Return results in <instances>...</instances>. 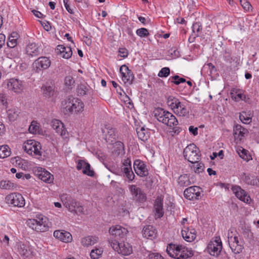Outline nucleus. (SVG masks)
I'll return each instance as SVG.
<instances>
[{"instance_id":"obj_1","label":"nucleus","mask_w":259,"mask_h":259,"mask_svg":"<svg viewBox=\"0 0 259 259\" xmlns=\"http://www.w3.org/2000/svg\"><path fill=\"white\" fill-rule=\"evenodd\" d=\"M167 254L177 259H187L194 255L193 251L182 245L169 244L166 248Z\"/></svg>"},{"instance_id":"obj_2","label":"nucleus","mask_w":259,"mask_h":259,"mask_svg":"<svg viewBox=\"0 0 259 259\" xmlns=\"http://www.w3.org/2000/svg\"><path fill=\"white\" fill-rule=\"evenodd\" d=\"M154 116L159 121L170 127L176 126L178 121L176 117L170 112L161 108H157L154 111Z\"/></svg>"},{"instance_id":"obj_3","label":"nucleus","mask_w":259,"mask_h":259,"mask_svg":"<svg viewBox=\"0 0 259 259\" xmlns=\"http://www.w3.org/2000/svg\"><path fill=\"white\" fill-rule=\"evenodd\" d=\"M167 105L171 108L174 112L179 116H187L189 115V110L186 106L182 103L177 98L169 96L167 98Z\"/></svg>"},{"instance_id":"obj_4","label":"nucleus","mask_w":259,"mask_h":259,"mask_svg":"<svg viewBox=\"0 0 259 259\" xmlns=\"http://www.w3.org/2000/svg\"><path fill=\"white\" fill-rule=\"evenodd\" d=\"M26 223L29 227L38 232H45L49 228L47 218L42 216L37 217L35 219H28Z\"/></svg>"},{"instance_id":"obj_5","label":"nucleus","mask_w":259,"mask_h":259,"mask_svg":"<svg viewBox=\"0 0 259 259\" xmlns=\"http://www.w3.org/2000/svg\"><path fill=\"white\" fill-rule=\"evenodd\" d=\"M23 148L28 154L39 159L42 155L41 146L40 143L34 140H27L24 142Z\"/></svg>"},{"instance_id":"obj_6","label":"nucleus","mask_w":259,"mask_h":259,"mask_svg":"<svg viewBox=\"0 0 259 259\" xmlns=\"http://www.w3.org/2000/svg\"><path fill=\"white\" fill-rule=\"evenodd\" d=\"M199 149L194 144H190L184 150V157L190 162L195 164L200 159Z\"/></svg>"},{"instance_id":"obj_7","label":"nucleus","mask_w":259,"mask_h":259,"mask_svg":"<svg viewBox=\"0 0 259 259\" xmlns=\"http://www.w3.org/2000/svg\"><path fill=\"white\" fill-rule=\"evenodd\" d=\"M84 104L81 100L78 98H69L68 99L67 105L65 109L67 113H77L83 110Z\"/></svg>"},{"instance_id":"obj_8","label":"nucleus","mask_w":259,"mask_h":259,"mask_svg":"<svg viewBox=\"0 0 259 259\" xmlns=\"http://www.w3.org/2000/svg\"><path fill=\"white\" fill-rule=\"evenodd\" d=\"M130 191L133 196V200L138 205H141L147 200L146 194L136 185H130L128 186Z\"/></svg>"},{"instance_id":"obj_9","label":"nucleus","mask_w":259,"mask_h":259,"mask_svg":"<svg viewBox=\"0 0 259 259\" xmlns=\"http://www.w3.org/2000/svg\"><path fill=\"white\" fill-rule=\"evenodd\" d=\"M51 62L49 58L40 57L35 60L32 64L33 70L39 73L43 70L48 69L51 65Z\"/></svg>"},{"instance_id":"obj_10","label":"nucleus","mask_w":259,"mask_h":259,"mask_svg":"<svg viewBox=\"0 0 259 259\" xmlns=\"http://www.w3.org/2000/svg\"><path fill=\"white\" fill-rule=\"evenodd\" d=\"M7 202L15 207H22L25 205V200L22 195L18 193H12L6 198Z\"/></svg>"},{"instance_id":"obj_11","label":"nucleus","mask_w":259,"mask_h":259,"mask_svg":"<svg viewBox=\"0 0 259 259\" xmlns=\"http://www.w3.org/2000/svg\"><path fill=\"white\" fill-rule=\"evenodd\" d=\"M109 232L115 239L123 240L125 238L128 231L126 228L120 225H115L112 226L109 228Z\"/></svg>"},{"instance_id":"obj_12","label":"nucleus","mask_w":259,"mask_h":259,"mask_svg":"<svg viewBox=\"0 0 259 259\" xmlns=\"http://www.w3.org/2000/svg\"><path fill=\"white\" fill-rule=\"evenodd\" d=\"M232 231L228 233V242L230 248L232 251L235 254H238L242 252L243 247L242 245L239 244V241L238 236H233Z\"/></svg>"},{"instance_id":"obj_13","label":"nucleus","mask_w":259,"mask_h":259,"mask_svg":"<svg viewBox=\"0 0 259 259\" xmlns=\"http://www.w3.org/2000/svg\"><path fill=\"white\" fill-rule=\"evenodd\" d=\"M207 250L212 256H218L222 249V244L220 238L211 241L207 245Z\"/></svg>"},{"instance_id":"obj_14","label":"nucleus","mask_w":259,"mask_h":259,"mask_svg":"<svg viewBox=\"0 0 259 259\" xmlns=\"http://www.w3.org/2000/svg\"><path fill=\"white\" fill-rule=\"evenodd\" d=\"M200 188L192 186L186 189L184 192V197L189 200H198L201 197Z\"/></svg>"},{"instance_id":"obj_15","label":"nucleus","mask_w":259,"mask_h":259,"mask_svg":"<svg viewBox=\"0 0 259 259\" xmlns=\"http://www.w3.org/2000/svg\"><path fill=\"white\" fill-rule=\"evenodd\" d=\"M122 165L123 167L121 168V169L124 174L123 176L128 179L129 182L133 181L135 176L132 169L131 159L129 158L124 159Z\"/></svg>"},{"instance_id":"obj_16","label":"nucleus","mask_w":259,"mask_h":259,"mask_svg":"<svg viewBox=\"0 0 259 259\" xmlns=\"http://www.w3.org/2000/svg\"><path fill=\"white\" fill-rule=\"evenodd\" d=\"M120 72L122 75V79L125 84H132L135 78L134 75L125 65H122L120 68Z\"/></svg>"},{"instance_id":"obj_17","label":"nucleus","mask_w":259,"mask_h":259,"mask_svg":"<svg viewBox=\"0 0 259 259\" xmlns=\"http://www.w3.org/2000/svg\"><path fill=\"white\" fill-rule=\"evenodd\" d=\"M104 139L109 144H113L116 140L115 130L110 125H106L102 129Z\"/></svg>"},{"instance_id":"obj_18","label":"nucleus","mask_w":259,"mask_h":259,"mask_svg":"<svg viewBox=\"0 0 259 259\" xmlns=\"http://www.w3.org/2000/svg\"><path fill=\"white\" fill-rule=\"evenodd\" d=\"M134 169L137 175L141 177H146L149 172L146 165L143 161L136 159L134 162Z\"/></svg>"},{"instance_id":"obj_19","label":"nucleus","mask_w":259,"mask_h":259,"mask_svg":"<svg viewBox=\"0 0 259 259\" xmlns=\"http://www.w3.org/2000/svg\"><path fill=\"white\" fill-rule=\"evenodd\" d=\"M232 191L236 196L240 200L246 203H249L251 201L250 196L247 194L246 191L242 189L240 186H235L232 187Z\"/></svg>"},{"instance_id":"obj_20","label":"nucleus","mask_w":259,"mask_h":259,"mask_svg":"<svg viewBox=\"0 0 259 259\" xmlns=\"http://www.w3.org/2000/svg\"><path fill=\"white\" fill-rule=\"evenodd\" d=\"M62 199L64 205L71 211H75L76 208L79 205V203L72 199L70 196L64 195L62 196Z\"/></svg>"},{"instance_id":"obj_21","label":"nucleus","mask_w":259,"mask_h":259,"mask_svg":"<svg viewBox=\"0 0 259 259\" xmlns=\"http://www.w3.org/2000/svg\"><path fill=\"white\" fill-rule=\"evenodd\" d=\"M51 126L61 136L66 138L67 131L64 127L63 123L60 120L54 119L51 122Z\"/></svg>"},{"instance_id":"obj_22","label":"nucleus","mask_w":259,"mask_h":259,"mask_svg":"<svg viewBox=\"0 0 259 259\" xmlns=\"http://www.w3.org/2000/svg\"><path fill=\"white\" fill-rule=\"evenodd\" d=\"M56 53L61 57L65 59L70 58L72 55L71 48L69 47H64L63 45H59L56 49Z\"/></svg>"},{"instance_id":"obj_23","label":"nucleus","mask_w":259,"mask_h":259,"mask_svg":"<svg viewBox=\"0 0 259 259\" xmlns=\"http://www.w3.org/2000/svg\"><path fill=\"white\" fill-rule=\"evenodd\" d=\"M182 235L187 242H192L196 238V232L194 228H186L185 229H182Z\"/></svg>"},{"instance_id":"obj_24","label":"nucleus","mask_w":259,"mask_h":259,"mask_svg":"<svg viewBox=\"0 0 259 259\" xmlns=\"http://www.w3.org/2000/svg\"><path fill=\"white\" fill-rule=\"evenodd\" d=\"M54 236L64 242H69L72 239L71 234L65 231L56 230L54 232Z\"/></svg>"},{"instance_id":"obj_25","label":"nucleus","mask_w":259,"mask_h":259,"mask_svg":"<svg viewBox=\"0 0 259 259\" xmlns=\"http://www.w3.org/2000/svg\"><path fill=\"white\" fill-rule=\"evenodd\" d=\"M154 207L155 218H161L162 217L164 214V209L163 208V201L160 197H158L155 200Z\"/></svg>"},{"instance_id":"obj_26","label":"nucleus","mask_w":259,"mask_h":259,"mask_svg":"<svg viewBox=\"0 0 259 259\" xmlns=\"http://www.w3.org/2000/svg\"><path fill=\"white\" fill-rule=\"evenodd\" d=\"M7 85L9 90H12L17 93H20L23 88L21 81L15 78L10 79Z\"/></svg>"},{"instance_id":"obj_27","label":"nucleus","mask_w":259,"mask_h":259,"mask_svg":"<svg viewBox=\"0 0 259 259\" xmlns=\"http://www.w3.org/2000/svg\"><path fill=\"white\" fill-rule=\"evenodd\" d=\"M40 51V48L35 43H29L26 47V54L31 57L38 56Z\"/></svg>"},{"instance_id":"obj_28","label":"nucleus","mask_w":259,"mask_h":259,"mask_svg":"<svg viewBox=\"0 0 259 259\" xmlns=\"http://www.w3.org/2000/svg\"><path fill=\"white\" fill-rule=\"evenodd\" d=\"M133 252L132 245L126 242H121L118 253L123 255H128Z\"/></svg>"},{"instance_id":"obj_29","label":"nucleus","mask_w":259,"mask_h":259,"mask_svg":"<svg viewBox=\"0 0 259 259\" xmlns=\"http://www.w3.org/2000/svg\"><path fill=\"white\" fill-rule=\"evenodd\" d=\"M143 236L145 238L149 237L154 238L156 236V230L152 225L145 226L142 230Z\"/></svg>"},{"instance_id":"obj_30","label":"nucleus","mask_w":259,"mask_h":259,"mask_svg":"<svg viewBox=\"0 0 259 259\" xmlns=\"http://www.w3.org/2000/svg\"><path fill=\"white\" fill-rule=\"evenodd\" d=\"M137 134L139 139L142 141H146L150 138V133L148 129L144 127L137 128Z\"/></svg>"},{"instance_id":"obj_31","label":"nucleus","mask_w":259,"mask_h":259,"mask_svg":"<svg viewBox=\"0 0 259 259\" xmlns=\"http://www.w3.org/2000/svg\"><path fill=\"white\" fill-rule=\"evenodd\" d=\"M99 241V238L96 236H88L85 237L81 239V243L84 247H88L92 246L97 243Z\"/></svg>"},{"instance_id":"obj_32","label":"nucleus","mask_w":259,"mask_h":259,"mask_svg":"<svg viewBox=\"0 0 259 259\" xmlns=\"http://www.w3.org/2000/svg\"><path fill=\"white\" fill-rule=\"evenodd\" d=\"M37 175L40 180L46 183H51L53 182V176L47 170L39 171Z\"/></svg>"},{"instance_id":"obj_33","label":"nucleus","mask_w":259,"mask_h":259,"mask_svg":"<svg viewBox=\"0 0 259 259\" xmlns=\"http://www.w3.org/2000/svg\"><path fill=\"white\" fill-rule=\"evenodd\" d=\"M252 115V112L250 111H242L240 113L239 119L243 123L249 124L251 122Z\"/></svg>"},{"instance_id":"obj_34","label":"nucleus","mask_w":259,"mask_h":259,"mask_svg":"<svg viewBox=\"0 0 259 259\" xmlns=\"http://www.w3.org/2000/svg\"><path fill=\"white\" fill-rule=\"evenodd\" d=\"M255 179V176L249 174L243 173L241 175L242 181L248 185L253 186Z\"/></svg>"},{"instance_id":"obj_35","label":"nucleus","mask_w":259,"mask_h":259,"mask_svg":"<svg viewBox=\"0 0 259 259\" xmlns=\"http://www.w3.org/2000/svg\"><path fill=\"white\" fill-rule=\"evenodd\" d=\"M178 183L180 187H187L191 184L189 177L187 175H181L178 179Z\"/></svg>"},{"instance_id":"obj_36","label":"nucleus","mask_w":259,"mask_h":259,"mask_svg":"<svg viewBox=\"0 0 259 259\" xmlns=\"http://www.w3.org/2000/svg\"><path fill=\"white\" fill-rule=\"evenodd\" d=\"M223 58L225 62L231 64L233 61L239 63V59L237 57L231 56V52L228 49H226L223 54Z\"/></svg>"},{"instance_id":"obj_37","label":"nucleus","mask_w":259,"mask_h":259,"mask_svg":"<svg viewBox=\"0 0 259 259\" xmlns=\"http://www.w3.org/2000/svg\"><path fill=\"white\" fill-rule=\"evenodd\" d=\"M17 38L18 33L15 32H12L8 38V41L7 42L8 47L10 48H13L16 46L17 44Z\"/></svg>"},{"instance_id":"obj_38","label":"nucleus","mask_w":259,"mask_h":259,"mask_svg":"<svg viewBox=\"0 0 259 259\" xmlns=\"http://www.w3.org/2000/svg\"><path fill=\"white\" fill-rule=\"evenodd\" d=\"M234 136H238L239 137H244V135L247 132V129L243 127L240 124H236L234 126Z\"/></svg>"},{"instance_id":"obj_39","label":"nucleus","mask_w":259,"mask_h":259,"mask_svg":"<svg viewBox=\"0 0 259 259\" xmlns=\"http://www.w3.org/2000/svg\"><path fill=\"white\" fill-rule=\"evenodd\" d=\"M237 152L239 156L243 159L248 161L251 157V156L248 154V151L242 147L238 148Z\"/></svg>"},{"instance_id":"obj_40","label":"nucleus","mask_w":259,"mask_h":259,"mask_svg":"<svg viewBox=\"0 0 259 259\" xmlns=\"http://www.w3.org/2000/svg\"><path fill=\"white\" fill-rule=\"evenodd\" d=\"M43 94L48 98H50L54 95V88L52 86H42L41 88Z\"/></svg>"},{"instance_id":"obj_41","label":"nucleus","mask_w":259,"mask_h":259,"mask_svg":"<svg viewBox=\"0 0 259 259\" xmlns=\"http://www.w3.org/2000/svg\"><path fill=\"white\" fill-rule=\"evenodd\" d=\"M11 151L7 145H3L0 147V158H4L9 156Z\"/></svg>"},{"instance_id":"obj_42","label":"nucleus","mask_w":259,"mask_h":259,"mask_svg":"<svg viewBox=\"0 0 259 259\" xmlns=\"http://www.w3.org/2000/svg\"><path fill=\"white\" fill-rule=\"evenodd\" d=\"M14 187V184L10 181L3 180L0 182V188L6 190H12Z\"/></svg>"},{"instance_id":"obj_43","label":"nucleus","mask_w":259,"mask_h":259,"mask_svg":"<svg viewBox=\"0 0 259 259\" xmlns=\"http://www.w3.org/2000/svg\"><path fill=\"white\" fill-rule=\"evenodd\" d=\"M19 113V110L11 109L8 112V118L10 121H14L17 118Z\"/></svg>"},{"instance_id":"obj_44","label":"nucleus","mask_w":259,"mask_h":259,"mask_svg":"<svg viewBox=\"0 0 259 259\" xmlns=\"http://www.w3.org/2000/svg\"><path fill=\"white\" fill-rule=\"evenodd\" d=\"M106 167L109 171L116 175L122 176L123 174L121 168H119L118 166H116L115 165H109V166Z\"/></svg>"},{"instance_id":"obj_45","label":"nucleus","mask_w":259,"mask_h":259,"mask_svg":"<svg viewBox=\"0 0 259 259\" xmlns=\"http://www.w3.org/2000/svg\"><path fill=\"white\" fill-rule=\"evenodd\" d=\"M102 253L103 250L101 248H96L92 250L90 253V256L93 259H98L100 257Z\"/></svg>"},{"instance_id":"obj_46","label":"nucleus","mask_w":259,"mask_h":259,"mask_svg":"<svg viewBox=\"0 0 259 259\" xmlns=\"http://www.w3.org/2000/svg\"><path fill=\"white\" fill-rule=\"evenodd\" d=\"M82 172L84 174L87 175L89 176H93L94 175V171L91 169V166L89 163L86 162L84 163L83 168Z\"/></svg>"},{"instance_id":"obj_47","label":"nucleus","mask_w":259,"mask_h":259,"mask_svg":"<svg viewBox=\"0 0 259 259\" xmlns=\"http://www.w3.org/2000/svg\"><path fill=\"white\" fill-rule=\"evenodd\" d=\"M196 165H193L192 167L194 169L195 173L199 174L204 170V165L203 163L199 162V161L196 163Z\"/></svg>"},{"instance_id":"obj_48","label":"nucleus","mask_w":259,"mask_h":259,"mask_svg":"<svg viewBox=\"0 0 259 259\" xmlns=\"http://www.w3.org/2000/svg\"><path fill=\"white\" fill-rule=\"evenodd\" d=\"M136 34L141 37H146L149 34L148 29L145 28L138 29L136 31Z\"/></svg>"},{"instance_id":"obj_49","label":"nucleus","mask_w":259,"mask_h":259,"mask_svg":"<svg viewBox=\"0 0 259 259\" xmlns=\"http://www.w3.org/2000/svg\"><path fill=\"white\" fill-rule=\"evenodd\" d=\"M89 90V88L85 84H81L78 87L77 92L81 96H84L87 94Z\"/></svg>"},{"instance_id":"obj_50","label":"nucleus","mask_w":259,"mask_h":259,"mask_svg":"<svg viewBox=\"0 0 259 259\" xmlns=\"http://www.w3.org/2000/svg\"><path fill=\"white\" fill-rule=\"evenodd\" d=\"M109 243L110 244L112 248L117 251H119V249L120 248V242H119L117 239H115V240H109Z\"/></svg>"},{"instance_id":"obj_51","label":"nucleus","mask_w":259,"mask_h":259,"mask_svg":"<svg viewBox=\"0 0 259 259\" xmlns=\"http://www.w3.org/2000/svg\"><path fill=\"white\" fill-rule=\"evenodd\" d=\"M115 144V147L117 148L116 152L119 154L124 151V146L123 143L120 141H117L114 142Z\"/></svg>"},{"instance_id":"obj_52","label":"nucleus","mask_w":259,"mask_h":259,"mask_svg":"<svg viewBox=\"0 0 259 259\" xmlns=\"http://www.w3.org/2000/svg\"><path fill=\"white\" fill-rule=\"evenodd\" d=\"M170 74V69L168 67H163L159 72L158 75L160 77H166Z\"/></svg>"},{"instance_id":"obj_53","label":"nucleus","mask_w":259,"mask_h":259,"mask_svg":"<svg viewBox=\"0 0 259 259\" xmlns=\"http://www.w3.org/2000/svg\"><path fill=\"white\" fill-rule=\"evenodd\" d=\"M171 78L172 79L171 82L176 85L186 82V79L184 78L180 77L177 75L173 76Z\"/></svg>"},{"instance_id":"obj_54","label":"nucleus","mask_w":259,"mask_h":259,"mask_svg":"<svg viewBox=\"0 0 259 259\" xmlns=\"http://www.w3.org/2000/svg\"><path fill=\"white\" fill-rule=\"evenodd\" d=\"M239 2L244 10L249 11L250 9H251L252 6L247 0H239Z\"/></svg>"},{"instance_id":"obj_55","label":"nucleus","mask_w":259,"mask_h":259,"mask_svg":"<svg viewBox=\"0 0 259 259\" xmlns=\"http://www.w3.org/2000/svg\"><path fill=\"white\" fill-rule=\"evenodd\" d=\"M206 68H208L209 70V75L211 74L213 72H215L217 71L215 66L211 63H207L203 66V69Z\"/></svg>"},{"instance_id":"obj_56","label":"nucleus","mask_w":259,"mask_h":259,"mask_svg":"<svg viewBox=\"0 0 259 259\" xmlns=\"http://www.w3.org/2000/svg\"><path fill=\"white\" fill-rule=\"evenodd\" d=\"M202 29V25L200 22H196L193 24L192 30L194 33H198Z\"/></svg>"},{"instance_id":"obj_57","label":"nucleus","mask_w":259,"mask_h":259,"mask_svg":"<svg viewBox=\"0 0 259 259\" xmlns=\"http://www.w3.org/2000/svg\"><path fill=\"white\" fill-rule=\"evenodd\" d=\"M74 83L73 78L71 76H66L65 78V84L67 87H70Z\"/></svg>"},{"instance_id":"obj_58","label":"nucleus","mask_w":259,"mask_h":259,"mask_svg":"<svg viewBox=\"0 0 259 259\" xmlns=\"http://www.w3.org/2000/svg\"><path fill=\"white\" fill-rule=\"evenodd\" d=\"M119 55L122 58H126L127 57L128 52L126 49L123 48H120L118 51Z\"/></svg>"},{"instance_id":"obj_59","label":"nucleus","mask_w":259,"mask_h":259,"mask_svg":"<svg viewBox=\"0 0 259 259\" xmlns=\"http://www.w3.org/2000/svg\"><path fill=\"white\" fill-rule=\"evenodd\" d=\"M149 259H164V258L159 253H152L149 255Z\"/></svg>"},{"instance_id":"obj_60","label":"nucleus","mask_w":259,"mask_h":259,"mask_svg":"<svg viewBox=\"0 0 259 259\" xmlns=\"http://www.w3.org/2000/svg\"><path fill=\"white\" fill-rule=\"evenodd\" d=\"M69 0H63V3L64 6L66 9V10L70 13V14H73V10L70 8V6L68 4Z\"/></svg>"},{"instance_id":"obj_61","label":"nucleus","mask_w":259,"mask_h":259,"mask_svg":"<svg viewBox=\"0 0 259 259\" xmlns=\"http://www.w3.org/2000/svg\"><path fill=\"white\" fill-rule=\"evenodd\" d=\"M190 133L192 134L194 136H196L198 134V128L194 127L193 126H190L189 127Z\"/></svg>"},{"instance_id":"obj_62","label":"nucleus","mask_w":259,"mask_h":259,"mask_svg":"<svg viewBox=\"0 0 259 259\" xmlns=\"http://www.w3.org/2000/svg\"><path fill=\"white\" fill-rule=\"evenodd\" d=\"M6 36L4 34H0V49L3 47L5 43Z\"/></svg>"},{"instance_id":"obj_63","label":"nucleus","mask_w":259,"mask_h":259,"mask_svg":"<svg viewBox=\"0 0 259 259\" xmlns=\"http://www.w3.org/2000/svg\"><path fill=\"white\" fill-rule=\"evenodd\" d=\"M32 12L36 17L39 18H43L44 15L41 12L35 10H32Z\"/></svg>"},{"instance_id":"obj_64","label":"nucleus","mask_w":259,"mask_h":259,"mask_svg":"<svg viewBox=\"0 0 259 259\" xmlns=\"http://www.w3.org/2000/svg\"><path fill=\"white\" fill-rule=\"evenodd\" d=\"M0 101L3 105H6L7 104L6 96L3 94H0Z\"/></svg>"}]
</instances>
